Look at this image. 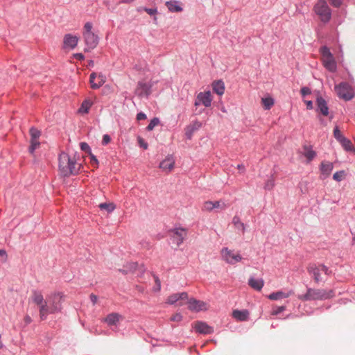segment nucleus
<instances>
[{"mask_svg":"<svg viewBox=\"0 0 355 355\" xmlns=\"http://www.w3.org/2000/svg\"><path fill=\"white\" fill-rule=\"evenodd\" d=\"M24 322L26 324H28L32 322V319L28 315H26L24 317Z\"/></svg>","mask_w":355,"mask_h":355,"instance_id":"774afa93","label":"nucleus"},{"mask_svg":"<svg viewBox=\"0 0 355 355\" xmlns=\"http://www.w3.org/2000/svg\"><path fill=\"white\" fill-rule=\"evenodd\" d=\"M320 53L322 56V59L326 58H331L333 56V54L331 53L329 48H328L327 46H321L320 49Z\"/></svg>","mask_w":355,"mask_h":355,"instance_id":"c9c22d12","label":"nucleus"},{"mask_svg":"<svg viewBox=\"0 0 355 355\" xmlns=\"http://www.w3.org/2000/svg\"><path fill=\"white\" fill-rule=\"evenodd\" d=\"M307 272L311 275L314 279V282L318 284L321 282L320 277L321 267L320 264L317 265L316 263H309L307 266Z\"/></svg>","mask_w":355,"mask_h":355,"instance_id":"ddd939ff","label":"nucleus"},{"mask_svg":"<svg viewBox=\"0 0 355 355\" xmlns=\"http://www.w3.org/2000/svg\"><path fill=\"white\" fill-rule=\"evenodd\" d=\"M138 142H139L140 147L143 148L144 149L148 148V145L147 142H146L145 140L143 139L142 138L139 137Z\"/></svg>","mask_w":355,"mask_h":355,"instance_id":"5fc2aeb1","label":"nucleus"},{"mask_svg":"<svg viewBox=\"0 0 355 355\" xmlns=\"http://www.w3.org/2000/svg\"><path fill=\"white\" fill-rule=\"evenodd\" d=\"M8 259V254L5 250H0V263H4Z\"/></svg>","mask_w":355,"mask_h":355,"instance_id":"a18cd8bd","label":"nucleus"},{"mask_svg":"<svg viewBox=\"0 0 355 355\" xmlns=\"http://www.w3.org/2000/svg\"><path fill=\"white\" fill-rule=\"evenodd\" d=\"M213 207H214V209L215 208H220V209H224L225 207V205L224 202L220 203V201H214L213 202Z\"/></svg>","mask_w":355,"mask_h":355,"instance_id":"4d7b16f0","label":"nucleus"},{"mask_svg":"<svg viewBox=\"0 0 355 355\" xmlns=\"http://www.w3.org/2000/svg\"><path fill=\"white\" fill-rule=\"evenodd\" d=\"M84 29H85V31L83 33H93L92 31V24L91 22H87L85 23V26H84Z\"/></svg>","mask_w":355,"mask_h":355,"instance_id":"8fccbe9b","label":"nucleus"},{"mask_svg":"<svg viewBox=\"0 0 355 355\" xmlns=\"http://www.w3.org/2000/svg\"><path fill=\"white\" fill-rule=\"evenodd\" d=\"M314 11L323 23H327L331 18V11L324 0H319L314 6Z\"/></svg>","mask_w":355,"mask_h":355,"instance_id":"7ed1b4c3","label":"nucleus"},{"mask_svg":"<svg viewBox=\"0 0 355 355\" xmlns=\"http://www.w3.org/2000/svg\"><path fill=\"white\" fill-rule=\"evenodd\" d=\"M300 93L302 96H306L311 93V90L308 87H303L300 89Z\"/></svg>","mask_w":355,"mask_h":355,"instance_id":"de8ad7c7","label":"nucleus"},{"mask_svg":"<svg viewBox=\"0 0 355 355\" xmlns=\"http://www.w3.org/2000/svg\"><path fill=\"white\" fill-rule=\"evenodd\" d=\"M155 286L154 287V291H159L161 289V282L158 277L155 276Z\"/></svg>","mask_w":355,"mask_h":355,"instance_id":"603ef678","label":"nucleus"},{"mask_svg":"<svg viewBox=\"0 0 355 355\" xmlns=\"http://www.w3.org/2000/svg\"><path fill=\"white\" fill-rule=\"evenodd\" d=\"M334 291L332 289L325 290L307 288L306 293L303 295H299L297 298L303 302L325 300L334 297Z\"/></svg>","mask_w":355,"mask_h":355,"instance_id":"f03ea898","label":"nucleus"},{"mask_svg":"<svg viewBox=\"0 0 355 355\" xmlns=\"http://www.w3.org/2000/svg\"><path fill=\"white\" fill-rule=\"evenodd\" d=\"M137 266H138L137 262H132L130 265V270H127L123 267V268L119 269L118 270H119V272H121L123 275H128L129 273L134 272L137 270Z\"/></svg>","mask_w":355,"mask_h":355,"instance_id":"72a5a7b5","label":"nucleus"},{"mask_svg":"<svg viewBox=\"0 0 355 355\" xmlns=\"http://www.w3.org/2000/svg\"><path fill=\"white\" fill-rule=\"evenodd\" d=\"M302 148L304 150L303 155L306 158L307 162H311L316 157V152L313 150L311 145L305 144L302 146Z\"/></svg>","mask_w":355,"mask_h":355,"instance_id":"aec40b11","label":"nucleus"},{"mask_svg":"<svg viewBox=\"0 0 355 355\" xmlns=\"http://www.w3.org/2000/svg\"><path fill=\"white\" fill-rule=\"evenodd\" d=\"M153 85L149 83L139 81L136 88V94L139 97L148 98L151 94Z\"/></svg>","mask_w":355,"mask_h":355,"instance_id":"1a4fd4ad","label":"nucleus"},{"mask_svg":"<svg viewBox=\"0 0 355 355\" xmlns=\"http://www.w3.org/2000/svg\"><path fill=\"white\" fill-rule=\"evenodd\" d=\"M344 175H345L344 171H337L333 175V179L337 182H340L343 180Z\"/></svg>","mask_w":355,"mask_h":355,"instance_id":"79ce46f5","label":"nucleus"},{"mask_svg":"<svg viewBox=\"0 0 355 355\" xmlns=\"http://www.w3.org/2000/svg\"><path fill=\"white\" fill-rule=\"evenodd\" d=\"M83 37L85 40V45L87 46V47L84 49L85 52L90 51L92 49H94L98 44V37L94 33H83Z\"/></svg>","mask_w":355,"mask_h":355,"instance_id":"0eeeda50","label":"nucleus"},{"mask_svg":"<svg viewBox=\"0 0 355 355\" xmlns=\"http://www.w3.org/2000/svg\"><path fill=\"white\" fill-rule=\"evenodd\" d=\"M73 57L78 60H83L85 59V55L81 53H74Z\"/></svg>","mask_w":355,"mask_h":355,"instance_id":"0e129e2a","label":"nucleus"},{"mask_svg":"<svg viewBox=\"0 0 355 355\" xmlns=\"http://www.w3.org/2000/svg\"><path fill=\"white\" fill-rule=\"evenodd\" d=\"M78 42V37L77 36L72 35L71 34H66L63 39L64 48L73 49L77 46Z\"/></svg>","mask_w":355,"mask_h":355,"instance_id":"f3484780","label":"nucleus"},{"mask_svg":"<svg viewBox=\"0 0 355 355\" xmlns=\"http://www.w3.org/2000/svg\"><path fill=\"white\" fill-rule=\"evenodd\" d=\"M170 239L171 243L179 247L187 236V230L182 227L174 228L170 230Z\"/></svg>","mask_w":355,"mask_h":355,"instance_id":"39448f33","label":"nucleus"},{"mask_svg":"<svg viewBox=\"0 0 355 355\" xmlns=\"http://www.w3.org/2000/svg\"><path fill=\"white\" fill-rule=\"evenodd\" d=\"M262 103L265 110H270L274 104V99L271 97H266L262 98Z\"/></svg>","mask_w":355,"mask_h":355,"instance_id":"e433bc0d","label":"nucleus"},{"mask_svg":"<svg viewBox=\"0 0 355 355\" xmlns=\"http://www.w3.org/2000/svg\"><path fill=\"white\" fill-rule=\"evenodd\" d=\"M213 92L219 96L224 94L225 92V84L222 80L214 81L212 83Z\"/></svg>","mask_w":355,"mask_h":355,"instance_id":"393cba45","label":"nucleus"},{"mask_svg":"<svg viewBox=\"0 0 355 355\" xmlns=\"http://www.w3.org/2000/svg\"><path fill=\"white\" fill-rule=\"evenodd\" d=\"M232 223L234 225L236 228L241 230L243 233L245 232V225L241 221L240 218L238 216H234L232 218Z\"/></svg>","mask_w":355,"mask_h":355,"instance_id":"7c9ffc66","label":"nucleus"},{"mask_svg":"<svg viewBox=\"0 0 355 355\" xmlns=\"http://www.w3.org/2000/svg\"><path fill=\"white\" fill-rule=\"evenodd\" d=\"M30 142H31V145L28 148V151L31 154L33 155L34 153L35 150L40 146V143L39 140H35V141L31 140Z\"/></svg>","mask_w":355,"mask_h":355,"instance_id":"58836bf2","label":"nucleus"},{"mask_svg":"<svg viewBox=\"0 0 355 355\" xmlns=\"http://www.w3.org/2000/svg\"><path fill=\"white\" fill-rule=\"evenodd\" d=\"M202 209L208 211H212L214 209L213 202L209 200L205 202Z\"/></svg>","mask_w":355,"mask_h":355,"instance_id":"c03bdc74","label":"nucleus"},{"mask_svg":"<svg viewBox=\"0 0 355 355\" xmlns=\"http://www.w3.org/2000/svg\"><path fill=\"white\" fill-rule=\"evenodd\" d=\"M193 329L196 332L200 334L207 335L214 333V328L202 321H196L194 324Z\"/></svg>","mask_w":355,"mask_h":355,"instance_id":"9b49d317","label":"nucleus"},{"mask_svg":"<svg viewBox=\"0 0 355 355\" xmlns=\"http://www.w3.org/2000/svg\"><path fill=\"white\" fill-rule=\"evenodd\" d=\"M211 101L212 98L209 91L200 92L196 96L194 105L197 107L202 104L205 107H207L211 106Z\"/></svg>","mask_w":355,"mask_h":355,"instance_id":"6e6552de","label":"nucleus"},{"mask_svg":"<svg viewBox=\"0 0 355 355\" xmlns=\"http://www.w3.org/2000/svg\"><path fill=\"white\" fill-rule=\"evenodd\" d=\"M92 105V102L89 99H85L81 104L80 107L79 108L78 112L80 113H88L90 107Z\"/></svg>","mask_w":355,"mask_h":355,"instance_id":"c756f323","label":"nucleus"},{"mask_svg":"<svg viewBox=\"0 0 355 355\" xmlns=\"http://www.w3.org/2000/svg\"><path fill=\"white\" fill-rule=\"evenodd\" d=\"M178 300H184L188 299V294L186 292L178 293Z\"/></svg>","mask_w":355,"mask_h":355,"instance_id":"052dcab7","label":"nucleus"},{"mask_svg":"<svg viewBox=\"0 0 355 355\" xmlns=\"http://www.w3.org/2000/svg\"><path fill=\"white\" fill-rule=\"evenodd\" d=\"M88 155L90 157L91 164L93 166H97L98 165V160L97 159L96 157L94 155H93L92 152H91V154H88Z\"/></svg>","mask_w":355,"mask_h":355,"instance_id":"3c124183","label":"nucleus"},{"mask_svg":"<svg viewBox=\"0 0 355 355\" xmlns=\"http://www.w3.org/2000/svg\"><path fill=\"white\" fill-rule=\"evenodd\" d=\"M32 299L33 302L37 306H40L42 304L45 303L46 301L44 300L43 295L41 293L37 292V291H33Z\"/></svg>","mask_w":355,"mask_h":355,"instance_id":"bb28decb","label":"nucleus"},{"mask_svg":"<svg viewBox=\"0 0 355 355\" xmlns=\"http://www.w3.org/2000/svg\"><path fill=\"white\" fill-rule=\"evenodd\" d=\"M76 159L71 157L68 153L61 152L58 156V168L60 173L64 177H69L78 174L82 165L76 166Z\"/></svg>","mask_w":355,"mask_h":355,"instance_id":"f257e3e1","label":"nucleus"},{"mask_svg":"<svg viewBox=\"0 0 355 355\" xmlns=\"http://www.w3.org/2000/svg\"><path fill=\"white\" fill-rule=\"evenodd\" d=\"M275 186V180L272 176L269 178L265 184L264 188L266 190H271Z\"/></svg>","mask_w":355,"mask_h":355,"instance_id":"a19ab883","label":"nucleus"},{"mask_svg":"<svg viewBox=\"0 0 355 355\" xmlns=\"http://www.w3.org/2000/svg\"><path fill=\"white\" fill-rule=\"evenodd\" d=\"M249 286L256 291H261L264 285L262 279H256L254 277H250L248 279Z\"/></svg>","mask_w":355,"mask_h":355,"instance_id":"5701e85b","label":"nucleus"},{"mask_svg":"<svg viewBox=\"0 0 355 355\" xmlns=\"http://www.w3.org/2000/svg\"><path fill=\"white\" fill-rule=\"evenodd\" d=\"M98 207L101 210H105L107 213H111L115 209L116 206L114 203L104 202L99 204Z\"/></svg>","mask_w":355,"mask_h":355,"instance_id":"2f4dec72","label":"nucleus"},{"mask_svg":"<svg viewBox=\"0 0 355 355\" xmlns=\"http://www.w3.org/2000/svg\"><path fill=\"white\" fill-rule=\"evenodd\" d=\"M182 319V316L180 313H175V315H173L171 317V321L179 322V321H181Z\"/></svg>","mask_w":355,"mask_h":355,"instance_id":"13d9d810","label":"nucleus"},{"mask_svg":"<svg viewBox=\"0 0 355 355\" xmlns=\"http://www.w3.org/2000/svg\"><path fill=\"white\" fill-rule=\"evenodd\" d=\"M146 114L142 112H139L137 114V119L138 121H141V120H144L146 119Z\"/></svg>","mask_w":355,"mask_h":355,"instance_id":"e2e57ef3","label":"nucleus"},{"mask_svg":"<svg viewBox=\"0 0 355 355\" xmlns=\"http://www.w3.org/2000/svg\"><path fill=\"white\" fill-rule=\"evenodd\" d=\"M144 10L150 15H154L157 13V8H144Z\"/></svg>","mask_w":355,"mask_h":355,"instance_id":"bf43d9fd","label":"nucleus"},{"mask_svg":"<svg viewBox=\"0 0 355 355\" xmlns=\"http://www.w3.org/2000/svg\"><path fill=\"white\" fill-rule=\"evenodd\" d=\"M331 4L336 7V8H338L341 6L342 4V0H329Z\"/></svg>","mask_w":355,"mask_h":355,"instance_id":"680f3d73","label":"nucleus"},{"mask_svg":"<svg viewBox=\"0 0 355 355\" xmlns=\"http://www.w3.org/2000/svg\"><path fill=\"white\" fill-rule=\"evenodd\" d=\"M175 165V159L173 155H168L166 158L162 160L159 165V167L163 171L170 172Z\"/></svg>","mask_w":355,"mask_h":355,"instance_id":"4468645a","label":"nucleus"},{"mask_svg":"<svg viewBox=\"0 0 355 355\" xmlns=\"http://www.w3.org/2000/svg\"><path fill=\"white\" fill-rule=\"evenodd\" d=\"M64 297V296L62 293H56L50 297V306L52 307L55 313H58L61 311L62 302Z\"/></svg>","mask_w":355,"mask_h":355,"instance_id":"9d476101","label":"nucleus"},{"mask_svg":"<svg viewBox=\"0 0 355 355\" xmlns=\"http://www.w3.org/2000/svg\"><path fill=\"white\" fill-rule=\"evenodd\" d=\"M110 141H111V137H110V135L105 134L103 137L102 144L105 146V145L108 144L110 142Z\"/></svg>","mask_w":355,"mask_h":355,"instance_id":"6e6d98bb","label":"nucleus"},{"mask_svg":"<svg viewBox=\"0 0 355 355\" xmlns=\"http://www.w3.org/2000/svg\"><path fill=\"white\" fill-rule=\"evenodd\" d=\"M285 309H286V306H276L273 309L272 313H273L274 315H278V314L281 313L282 312H283Z\"/></svg>","mask_w":355,"mask_h":355,"instance_id":"09e8293b","label":"nucleus"},{"mask_svg":"<svg viewBox=\"0 0 355 355\" xmlns=\"http://www.w3.org/2000/svg\"><path fill=\"white\" fill-rule=\"evenodd\" d=\"M340 144L346 151H352V144L349 139L345 137L340 141Z\"/></svg>","mask_w":355,"mask_h":355,"instance_id":"473e14b6","label":"nucleus"},{"mask_svg":"<svg viewBox=\"0 0 355 355\" xmlns=\"http://www.w3.org/2000/svg\"><path fill=\"white\" fill-rule=\"evenodd\" d=\"M202 126V123L196 120L193 121L191 124L187 125L185 130V137L187 139H191L193 133L200 129Z\"/></svg>","mask_w":355,"mask_h":355,"instance_id":"dca6fc26","label":"nucleus"},{"mask_svg":"<svg viewBox=\"0 0 355 355\" xmlns=\"http://www.w3.org/2000/svg\"><path fill=\"white\" fill-rule=\"evenodd\" d=\"M223 259L230 264H235L239 262L242 257L240 254H234L232 250L227 248H223L221 250Z\"/></svg>","mask_w":355,"mask_h":355,"instance_id":"423d86ee","label":"nucleus"},{"mask_svg":"<svg viewBox=\"0 0 355 355\" xmlns=\"http://www.w3.org/2000/svg\"><path fill=\"white\" fill-rule=\"evenodd\" d=\"M289 293H284L283 291L273 292L268 295V298L271 300H277L282 298L288 297Z\"/></svg>","mask_w":355,"mask_h":355,"instance_id":"cd10ccee","label":"nucleus"},{"mask_svg":"<svg viewBox=\"0 0 355 355\" xmlns=\"http://www.w3.org/2000/svg\"><path fill=\"white\" fill-rule=\"evenodd\" d=\"M334 136L339 143L345 137L341 133L338 126H336L334 129Z\"/></svg>","mask_w":355,"mask_h":355,"instance_id":"ea45409f","label":"nucleus"},{"mask_svg":"<svg viewBox=\"0 0 355 355\" xmlns=\"http://www.w3.org/2000/svg\"><path fill=\"white\" fill-rule=\"evenodd\" d=\"M159 123V119L157 117H154L152 119L149 123V124L146 127V130L148 131H151L154 129V128Z\"/></svg>","mask_w":355,"mask_h":355,"instance_id":"4c0bfd02","label":"nucleus"},{"mask_svg":"<svg viewBox=\"0 0 355 355\" xmlns=\"http://www.w3.org/2000/svg\"><path fill=\"white\" fill-rule=\"evenodd\" d=\"M89 297L93 304H95L98 300V297L94 293H92L90 294Z\"/></svg>","mask_w":355,"mask_h":355,"instance_id":"69168bd1","label":"nucleus"},{"mask_svg":"<svg viewBox=\"0 0 355 355\" xmlns=\"http://www.w3.org/2000/svg\"><path fill=\"white\" fill-rule=\"evenodd\" d=\"M166 6L171 12H179L183 10L182 7L179 4V1L176 0L166 1Z\"/></svg>","mask_w":355,"mask_h":355,"instance_id":"b1692460","label":"nucleus"},{"mask_svg":"<svg viewBox=\"0 0 355 355\" xmlns=\"http://www.w3.org/2000/svg\"><path fill=\"white\" fill-rule=\"evenodd\" d=\"M120 315L116 313L108 314L105 319V322L110 325H116L119 320Z\"/></svg>","mask_w":355,"mask_h":355,"instance_id":"a878e982","label":"nucleus"},{"mask_svg":"<svg viewBox=\"0 0 355 355\" xmlns=\"http://www.w3.org/2000/svg\"><path fill=\"white\" fill-rule=\"evenodd\" d=\"M81 150L84 151L87 154H91L92 150L89 144L86 142H81L80 144Z\"/></svg>","mask_w":355,"mask_h":355,"instance_id":"37998d69","label":"nucleus"},{"mask_svg":"<svg viewBox=\"0 0 355 355\" xmlns=\"http://www.w3.org/2000/svg\"><path fill=\"white\" fill-rule=\"evenodd\" d=\"M334 168V164L332 162L323 161L321 162L320 166V171L321 175L323 177L322 179H325L329 176Z\"/></svg>","mask_w":355,"mask_h":355,"instance_id":"a211bd4d","label":"nucleus"},{"mask_svg":"<svg viewBox=\"0 0 355 355\" xmlns=\"http://www.w3.org/2000/svg\"><path fill=\"white\" fill-rule=\"evenodd\" d=\"M323 65L326 69L331 72H334L336 71V62L335 61L334 55L331 58H326L322 59Z\"/></svg>","mask_w":355,"mask_h":355,"instance_id":"4be33fe9","label":"nucleus"},{"mask_svg":"<svg viewBox=\"0 0 355 355\" xmlns=\"http://www.w3.org/2000/svg\"><path fill=\"white\" fill-rule=\"evenodd\" d=\"M29 132L31 135V140L33 141L38 140L41 135V132L34 127L30 128Z\"/></svg>","mask_w":355,"mask_h":355,"instance_id":"f704fd0d","label":"nucleus"},{"mask_svg":"<svg viewBox=\"0 0 355 355\" xmlns=\"http://www.w3.org/2000/svg\"><path fill=\"white\" fill-rule=\"evenodd\" d=\"M321 272H323L325 275H329L331 274V270L329 269L327 266L324 264H320Z\"/></svg>","mask_w":355,"mask_h":355,"instance_id":"864d4df0","label":"nucleus"},{"mask_svg":"<svg viewBox=\"0 0 355 355\" xmlns=\"http://www.w3.org/2000/svg\"><path fill=\"white\" fill-rule=\"evenodd\" d=\"M307 110H312L313 108L312 101H305Z\"/></svg>","mask_w":355,"mask_h":355,"instance_id":"338daca9","label":"nucleus"},{"mask_svg":"<svg viewBox=\"0 0 355 355\" xmlns=\"http://www.w3.org/2000/svg\"><path fill=\"white\" fill-rule=\"evenodd\" d=\"M249 311L246 309L243 310H234L232 312V316L234 318L239 321H246L249 318Z\"/></svg>","mask_w":355,"mask_h":355,"instance_id":"412c9836","label":"nucleus"},{"mask_svg":"<svg viewBox=\"0 0 355 355\" xmlns=\"http://www.w3.org/2000/svg\"><path fill=\"white\" fill-rule=\"evenodd\" d=\"M334 89L338 96L345 101H350L354 96L352 87L346 82H341Z\"/></svg>","mask_w":355,"mask_h":355,"instance_id":"20e7f679","label":"nucleus"},{"mask_svg":"<svg viewBox=\"0 0 355 355\" xmlns=\"http://www.w3.org/2000/svg\"><path fill=\"white\" fill-rule=\"evenodd\" d=\"M178 301H179L178 297V293H175L170 295L167 299V302L170 304H173Z\"/></svg>","mask_w":355,"mask_h":355,"instance_id":"49530a36","label":"nucleus"},{"mask_svg":"<svg viewBox=\"0 0 355 355\" xmlns=\"http://www.w3.org/2000/svg\"><path fill=\"white\" fill-rule=\"evenodd\" d=\"M96 73L94 72H92L89 76V82L91 84V87L94 89H98L105 83V80L103 79L101 80H99L98 83H94V79L96 78Z\"/></svg>","mask_w":355,"mask_h":355,"instance_id":"c85d7f7f","label":"nucleus"},{"mask_svg":"<svg viewBox=\"0 0 355 355\" xmlns=\"http://www.w3.org/2000/svg\"><path fill=\"white\" fill-rule=\"evenodd\" d=\"M316 112L322 116H327L329 114V107L325 99L321 96H318L316 98Z\"/></svg>","mask_w":355,"mask_h":355,"instance_id":"f8f14e48","label":"nucleus"},{"mask_svg":"<svg viewBox=\"0 0 355 355\" xmlns=\"http://www.w3.org/2000/svg\"><path fill=\"white\" fill-rule=\"evenodd\" d=\"M206 305L205 302L194 298H191L188 301L189 309L196 312L206 309Z\"/></svg>","mask_w":355,"mask_h":355,"instance_id":"2eb2a0df","label":"nucleus"},{"mask_svg":"<svg viewBox=\"0 0 355 355\" xmlns=\"http://www.w3.org/2000/svg\"><path fill=\"white\" fill-rule=\"evenodd\" d=\"M39 312L41 320H45L49 314L55 313L52 307L47 304V302L39 306Z\"/></svg>","mask_w":355,"mask_h":355,"instance_id":"6ab92c4d","label":"nucleus"}]
</instances>
